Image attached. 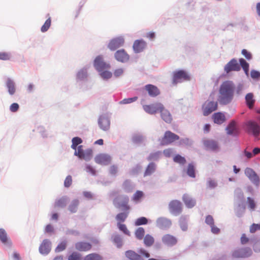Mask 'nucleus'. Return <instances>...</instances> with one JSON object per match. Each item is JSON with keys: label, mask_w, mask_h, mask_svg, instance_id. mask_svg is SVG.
I'll return each instance as SVG.
<instances>
[{"label": "nucleus", "mask_w": 260, "mask_h": 260, "mask_svg": "<svg viewBox=\"0 0 260 260\" xmlns=\"http://www.w3.org/2000/svg\"><path fill=\"white\" fill-rule=\"evenodd\" d=\"M235 86L231 81H225L220 85L218 100L220 104L230 103L234 97Z\"/></svg>", "instance_id": "f257e3e1"}, {"label": "nucleus", "mask_w": 260, "mask_h": 260, "mask_svg": "<svg viewBox=\"0 0 260 260\" xmlns=\"http://www.w3.org/2000/svg\"><path fill=\"white\" fill-rule=\"evenodd\" d=\"M129 199L127 196L117 197L113 200V204L119 209L125 211H129L130 206L128 205Z\"/></svg>", "instance_id": "f03ea898"}, {"label": "nucleus", "mask_w": 260, "mask_h": 260, "mask_svg": "<svg viewBox=\"0 0 260 260\" xmlns=\"http://www.w3.org/2000/svg\"><path fill=\"white\" fill-rule=\"evenodd\" d=\"M179 139V136L170 131H166L164 136L159 140L162 146L170 145Z\"/></svg>", "instance_id": "7ed1b4c3"}, {"label": "nucleus", "mask_w": 260, "mask_h": 260, "mask_svg": "<svg viewBox=\"0 0 260 260\" xmlns=\"http://www.w3.org/2000/svg\"><path fill=\"white\" fill-rule=\"evenodd\" d=\"M217 103L213 101H206L202 106L203 115L208 116L217 109Z\"/></svg>", "instance_id": "20e7f679"}, {"label": "nucleus", "mask_w": 260, "mask_h": 260, "mask_svg": "<svg viewBox=\"0 0 260 260\" xmlns=\"http://www.w3.org/2000/svg\"><path fill=\"white\" fill-rule=\"evenodd\" d=\"M190 76L187 73L183 70H179L174 73L173 83L176 84L182 80H189Z\"/></svg>", "instance_id": "39448f33"}, {"label": "nucleus", "mask_w": 260, "mask_h": 260, "mask_svg": "<svg viewBox=\"0 0 260 260\" xmlns=\"http://www.w3.org/2000/svg\"><path fill=\"white\" fill-rule=\"evenodd\" d=\"M203 143L207 150L212 151H218L219 150L218 142L213 139H204Z\"/></svg>", "instance_id": "423d86ee"}, {"label": "nucleus", "mask_w": 260, "mask_h": 260, "mask_svg": "<svg viewBox=\"0 0 260 260\" xmlns=\"http://www.w3.org/2000/svg\"><path fill=\"white\" fill-rule=\"evenodd\" d=\"M162 105L159 103H156L148 105H144L143 109L149 114H153L162 109Z\"/></svg>", "instance_id": "0eeeda50"}, {"label": "nucleus", "mask_w": 260, "mask_h": 260, "mask_svg": "<svg viewBox=\"0 0 260 260\" xmlns=\"http://www.w3.org/2000/svg\"><path fill=\"white\" fill-rule=\"evenodd\" d=\"M224 70L226 73H229L231 71H239L240 70V66L238 64L237 60L233 58L225 66Z\"/></svg>", "instance_id": "6e6552de"}, {"label": "nucleus", "mask_w": 260, "mask_h": 260, "mask_svg": "<svg viewBox=\"0 0 260 260\" xmlns=\"http://www.w3.org/2000/svg\"><path fill=\"white\" fill-rule=\"evenodd\" d=\"M245 174L254 184L256 185L259 184V177L252 169L247 168L245 170Z\"/></svg>", "instance_id": "1a4fd4ad"}, {"label": "nucleus", "mask_w": 260, "mask_h": 260, "mask_svg": "<svg viewBox=\"0 0 260 260\" xmlns=\"http://www.w3.org/2000/svg\"><path fill=\"white\" fill-rule=\"evenodd\" d=\"M169 208L172 213L174 214H179L182 210L181 203L179 201L173 200L170 202Z\"/></svg>", "instance_id": "9d476101"}, {"label": "nucleus", "mask_w": 260, "mask_h": 260, "mask_svg": "<svg viewBox=\"0 0 260 260\" xmlns=\"http://www.w3.org/2000/svg\"><path fill=\"white\" fill-rule=\"evenodd\" d=\"M124 39L121 37H118L112 39L108 45V48L112 51L115 50L118 48L122 46L124 44Z\"/></svg>", "instance_id": "9b49d317"}, {"label": "nucleus", "mask_w": 260, "mask_h": 260, "mask_svg": "<svg viewBox=\"0 0 260 260\" xmlns=\"http://www.w3.org/2000/svg\"><path fill=\"white\" fill-rule=\"evenodd\" d=\"M162 243L169 246L175 245L178 242L177 238L170 234H166L162 237Z\"/></svg>", "instance_id": "f8f14e48"}, {"label": "nucleus", "mask_w": 260, "mask_h": 260, "mask_svg": "<svg viewBox=\"0 0 260 260\" xmlns=\"http://www.w3.org/2000/svg\"><path fill=\"white\" fill-rule=\"evenodd\" d=\"M94 66L99 71H102L105 69L110 68V65L103 61L102 57L99 56L94 60Z\"/></svg>", "instance_id": "ddd939ff"}, {"label": "nucleus", "mask_w": 260, "mask_h": 260, "mask_svg": "<svg viewBox=\"0 0 260 260\" xmlns=\"http://www.w3.org/2000/svg\"><path fill=\"white\" fill-rule=\"evenodd\" d=\"M172 224L171 221L164 217H159L156 220V225L160 229L166 230L169 228Z\"/></svg>", "instance_id": "4468645a"}, {"label": "nucleus", "mask_w": 260, "mask_h": 260, "mask_svg": "<svg viewBox=\"0 0 260 260\" xmlns=\"http://www.w3.org/2000/svg\"><path fill=\"white\" fill-rule=\"evenodd\" d=\"M94 159L97 164L107 165L110 162L111 157L107 154H100L95 156Z\"/></svg>", "instance_id": "2eb2a0df"}, {"label": "nucleus", "mask_w": 260, "mask_h": 260, "mask_svg": "<svg viewBox=\"0 0 260 260\" xmlns=\"http://www.w3.org/2000/svg\"><path fill=\"white\" fill-rule=\"evenodd\" d=\"M51 250V242L48 239L44 240L39 247V251L43 254H47Z\"/></svg>", "instance_id": "dca6fc26"}, {"label": "nucleus", "mask_w": 260, "mask_h": 260, "mask_svg": "<svg viewBox=\"0 0 260 260\" xmlns=\"http://www.w3.org/2000/svg\"><path fill=\"white\" fill-rule=\"evenodd\" d=\"M115 57L117 60L122 62H124L129 59L128 55L123 49L117 51L115 53Z\"/></svg>", "instance_id": "f3484780"}, {"label": "nucleus", "mask_w": 260, "mask_h": 260, "mask_svg": "<svg viewBox=\"0 0 260 260\" xmlns=\"http://www.w3.org/2000/svg\"><path fill=\"white\" fill-rule=\"evenodd\" d=\"M99 124L101 129L107 131L110 128V122L107 116L102 115L99 118Z\"/></svg>", "instance_id": "a211bd4d"}, {"label": "nucleus", "mask_w": 260, "mask_h": 260, "mask_svg": "<svg viewBox=\"0 0 260 260\" xmlns=\"http://www.w3.org/2000/svg\"><path fill=\"white\" fill-rule=\"evenodd\" d=\"M182 200L185 206L188 208L193 207L196 204V200L187 193L183 194Z\"/></svg>", "instance_id": "6ab92c4d"}, {"label": "nucleus", "mask_w": 260, "mask_h": 260, "mask_svg": "<svg viewBox=\"0 0 260 260\" xmlns=\"http://www.w3.org/2000/svg\"><path fill=\"white\" fill-rule=\"evenodd\" d=\"M161 118L167 123H171L172 120V116L167 109H165L164 106H162V109L159 110Z\"/></svg>", "instance_id": "aec40b11"}, {"label": "nucleus", "mask_w": 260, "mask_h": 260, "mask_svg": "<svg viewBox=\"0 0 260 260\" xmlns=\"http://www.w3.org/2000/svg\"><path fill=\"white\" fill-rule=\"evenodd\" d=\"M249 129L251 131L252 134L255 137H257L259 134V126L255 122L249 121L247 124Z\"/></svg>", "instance_id": "412c9836"}, {"label": "nucleus", "mask_w": 260, "mask_h": 260, "mask_svg": "<svg viewBox=\"0 0 260 260\" xmlns=\"http://www.w3.org/2000/svg\"><path fill=\"white\" fill-rule=\"evenodd\" d=\"M145 89L148 91V94L151 96H156L160 93L158 88L151 84H148L146 85Z\"/></svg>", "instance_id": "4be33fe9"}, {"label": "nucleus", "mask_w": 260, "mask_h": 260, "mask_svg": "<svg viewBox=\"0 0 260 260\" xmlns=\"http://www.w3.org/2000/svg\"><path fill=\"white\" fill-rule=\"evenodd\" d=\"M212 119L214 122L218 124H221L225 121L224 115L221 112L214 113L212 115Z\"/></svg>", "instance_id": "5701e85b"}, {"label": "nucleus", "mask_w": 260, "mask_h": 260, "mask_svg": "<svg viewBox=\"0 0 260 260\" xmlns=\"http://www.w3.org/2000/svg\"><path fill=\"white\" fill-rule=\"evenodd\" d=\"M145 47L146 43L142 40H136L133 45L134 50L137 53L142 51Z\"/></svg>", "instance_id": "b1692460"}, {"label": "nucleus", "mask_w": 260, "mask_h": 260, "mask_svg": "<svg viewBox=\"0 0 260 260\" xmlns=\"http://www.w3.org/2000/svg\"><path fill=\"white\" fill-rule=\"evenodd\" d=\"M76 248L80 251H88L91 248V245L87 242H80L76 243Z\"/></svg>", "instance_id": "393cba45"}, {"label": "nucleus", "mask_w": 260, "mask_h": 260, "mask_svg": "<svg viewBox=\"0 0 260 260\" xmlns=\"http://www.w3.org/2000/svg\"><path fill=\"white\" fill-rule=\"evenodd\" d=\"M245 101L249 109H252L255 103L253 94L252 93H247L245 96Z\"/></svg>", "instance_id": "a878e982"}, {"label": "nucleus", "mask_w": 260, "mask_h": 260, "mask_svg": "<svg viewBox=\"0 0 260 260\" xmlns=\"http://www.w3.org/2000/svg\"><path fill=\"white\" fill-rule=\"evenodd\" d=\"M226 131L228 135L236 134L237 133V129L235 121H232L226 127Z\"/></svg>", "instance_id": "bb28decb"}, {"label": "nucleus", "mask_w": 260, "mask_h": 260, "mask_svg": "<svg viewBox=\"0 0 260 260\" xmlns=\"http://www.w3.org/2000/svg\"><path fill=\"white\" fill-rule=\"evenodd\" d=\"M0 240L4 244H11L6 231L3 229H0Z\"/></svg>", "instance_id": "cd10ccee"}, {"label": "nucleus", "mask_w": 260, "mask_h": 260, "mask_svg": "<svg viewBox=\"0 0 260 260\" xmlns=\"http://www.w3.org/2000/svg\"><path fill=\"white\" fill-rule=\"evenodd\" d=\"M126 257L129 260H138L140 255L132 250H128L125 252Z\"/></svg>", "instance_id": "c85d7f7f"}, {"label": "nucleus", "mask_w": 260, "mask_h": 260, "mask_svg": "<svg viewBox=\"0 0 260 260\" xmlns=\"http://www.w3.org/2000/svg\"><path fill=\"white\" fill-rule=\"evenodd\" d=\"M154 243L153 237L149 234H147L144 238V243L147 247L151 246Z\"/></svg>", "instance_id": "c756f323"}, {"label": "nucleus", "mask_w": 260, "mask_h": 260, "mask_svg": "<svg viewBox=\"0 0 260 260\" xmlns=\"http://www.w3.org/2000/svg\"><path fill=\"white\" fill-rule=\"evenodd\" d=\"M7 86L8 89L9 93L11 95L14 94L15 92V87L13 81L10 79H8L7 82Z\"/></svg>", "instance_id": "7c9ffc66"}, {"label": "nucleus", "mask_w": 260, "mask_h": 260, "mask_svg": "<svg viewBox=\"0 0 260 260\" xmlns=\"http://www.w3.org/2000/svg\"><path fill=\"white\" fill-rule=\"evenodd\" d=\"M239 62L240 63V66L244 70L245 73L248 75L249 73V64L246 61V60L243 58H240L239 59Z\"/></svg>", "instance_id": "2f4dec72"}, {"label": "nucleus", "mask_w": 260, "mask_h": 260, "mask_svg": "<svg viewBox=\"0 0 260 260\" xmlns=\"http://www.w3.org/2000/svg\"><path fill=\"white\" fill-rule=\"evenodd\" d=\"M129 211H125V212L120 213L116 216V220L118 221V223L123 222L127 218Z\"/></svg>", "instance_id": "473e14b6"}, {"label": "nucleus", "mask_w": 260, "mask_h": 260, "mask_svg": "<svg viewBox=\"0 0 260 260\" xmlns=\"http://www.w3.org/2000/svg\"><path fill=\"white\" fill-rule=\"evenodd\" d=\"M67 203V200L66 198H62L57 200L55 203V207L63 208L65 207Z\"/></svg>", "instance_id": "72a5a7b5"}, {"label": "nucleus", "mask_w": 260, "mask_h": 260, "mask_svg": "<svg viewBox=\"0 0 260 260\" xmlns=\"http://www.w3.org/2000/svg\"><path fill=\"white\" fill-rule=\"evenodd\" d=\"M155 167L153 163H150L148 165L144 173V176L151 175L155 171Z\"/></svg>", "instance_id": "f704fd0d"}, {"label": "nucleus", "mask_w": 260, "mask_h": 260, "mask_svg": "<svg viewBox=\"0 0 260 260\" xmlns=\"http://www.w3.org/2000/svg\"><path fill=\"white\" fill-rule=\"evenodd\" d=\"M145 234V230L143 228H139L135 232V236L139 240H142Z\"/></svg>", "instance_id": "c9c22d12"}, {"label": "nucleus", "mask_w": 260, "mask_h": 260, "mask_svg": "<svg viewBox=\"0 0 260 260\" xmlns=\"http://www.w3.org/2000/svg\"><path fill=\"white\" fill-rule=\"evenodd\" d=\"M79 201L77 200L73 201L69 206V210L71 213H75L77 211Z\"/></svg>", "instance_id": "e433bc0d"}, {"label": "nucleus", "mask_w": 260, "mask_h": 260, "mask_svg": "<svg viewBox=\"0 0 260 260\" xmlns=\"http://www.w3.org/2000/svg\"><path fill=\"white\" fill-rule=\"evenodd\" d=\"M72 144L71 146V147L72 149L76 150L77 149V146L82 143V139L79 137H74L73 138L72 140Z\"/></svg>", "instance_id": "4c0bfd02"}, {"label": "nucleus", "mask_w": 260, "mask_h": 260, "mask_svg": "<svg viewBox=\"0 0 260 260\" xmlns=\"http://www.w3.org/2000/svg\"><path fill=\"white\" fill-rule=\"evenodd\" d=\"M92 151L91 149H88L84 151L83 154L80 157V159H83L85 160H89L92 157Z\"/></svg>", "instance_id": "58836bf2"}, {"label": "nucleus", "mask_w": 260, "mask_h": 260, "mask_svg": "<svg viewBox=\"0 0 260 260\" xmlns=\"http://www.w3.org/2000/svg\"><path fill=\"white\" fill-rule=\"evenodd\" d=\"M173 160L174 162L181 165H184L186 163L185 158L179 154L175 155L173 158Z\"/></svg>", "instance_id": "ea45409f"}, {"label": "nucleus", "mask_w": 260, "mask_h": 260, "mask_svg": "<svg viewBox=\"0 0 260 260\" xmlns=\"http://www.w3.org/2000/svg\"><path fill=\"white\" fill-rule=\"evenodd\" d=\"M51 18L49 17L45 22L44 24L41 27V30L42 32H46L48 30L51 25Z\"/></svg>", "instance_id": "a19ab883"}, {"label": "nucleus", "mask_w": 260, "mask_h": 260, "mask_svg": "<svg viewBox=\"0 0 260 260\" xmlns=\"http://www.w3.org/2000/svg\"><path fill=\"white\" fill-rule=\"evenodd\" d=\"M67 242L64 241L61 242L56 247L55 249V252H60L63 250H64L67 247Z\"/></svg>", "instance_id": "79ce46f5"}, {"label": "nucleus", "mask_w": 260, "mask_h": 260, "mask_svg": "<svg viewBox=\"0 0 260 260\" xmlns=\"http://www.w3.org/2000/svg\"><path fill=\"white\" fill-rule=\"evenodd\" d=\"M113 242L117 245L118 247H121L122 245V241L121 237L118 235H116L113 237Z\"/></svg>", "instance_id": "37998d69"}, {"label": "nucleus", "mask_w": 260, "mask_h": 260, "mask_svg": "<svg viewBox=\"0 0 260 260\" xmlns=\"http://www.w3.org/2000/svg\"><path fill=\"white\" fill-rule=\"evenodd\" d=\"M102 257L96 253H91L87 255L85 260H101Z\"/></svg>", "instance_id": "c03bdc74"}, {"label": "nucleus", "mask_w": 260, "mask_h": 260, "mask_svg": "<svg viewBox=\"0 0 260 260\" xmlns=\"http://www.w3.org/2000/svg\"><path fill=\"white\" fill-rule=\"evenodd\" d=\"M148 223L147 219L145 217H141L138 218L135 222L136 225L138 226L140 225L146 224Z\"/></svg>", "instance_id": "a18cd8bd"}, {"label": "nucleus", "mask_w": 260, "mask_h": 260, "mask_svg": "<svg viewBox=\"0 0 260 260\" xmlns=\"http://www.w3.org/2000/svg\"><path fill=\"white\" fill-rule=\"evenodd\" d=\"M117 226L119 229L123 232L124 234L127 235L128 236H130V232L127 229L126 226L124 224H122L121 223H118Z\"/></svg>", "instance_id": "49530a36"}, {"label": "nucleus", "mask_w": 260, "mask_h": 260, "mask_svg": "<svg viewBox=\"0 0 260 260\" xmlns=\"http://www.w3.org/2000/svg\"><path fill=\"white\" fill-rule=\"evenodd\" d=\"M81 254L77 252H73L69 257L68 260H80Z\"/></svg>", "instance_id": "de8ad7c7"}, {"label": "nucleus", "mask_w": 260, "mask_h": 260, "mask_svg": "<svg viewBox=\"0 0 260 260\" xmlns=\"http://www.w3.org/2000/svg\"><path fill=\"white\" fill-rule=\"evenodd\" d=\"M187 173L190 177L192 178L195 177L194 168L192 165L189 164L188 165Z\"/></svg>", "instance_id": "09e8293b"}, {"label": "nucleus", "mask_w": 260, "mask_h": 260, "mask_svg": "<svg viewBox=\"0 0 260 260\" xmlns=\"http://www.w3.org/2000/svg\"><path fill=\"white\" fill-rule=\"evenodd\" d=\"M11 58V55L9 53L2 52H0V60H7Z\"/></svg>", "instance_id": "8fccbe9b"}, {"label": "nucleus", "mask_w": 260, "mask_h": 260, "mask_svg": "<svg viewBox=\"0 0 260 260\" xmlns=\"http://www.w3.org/2000/svg\"><path fill=\"white\" fill-rule=\"evenodd\" d=\"M84 151L83 149V146L82 145H80L77 148V150H76L74 153V154L76 156H78L80 158L81 156L83 154Z\"/></svg>", "instance_id": "3c124183"}, {"label": "nucleus", "mask_w": 260, "mask_h": 260, "mask_svg": "<svg viewBox=\"0 0 260 260\" xmlns=\"http://www.w3.org/2000/svg\"><path fill=\"white\" fill-rule=\"evenodd\" d=\"M161 154V152L157 151L154 153H152L150 154V155L148 157V160H155L158 158L160 154Z\"/></svg>", "instance_id": "603ef678"}, {"label": "nucleus", "mask_w": 260, "mask_h": 260, "mask_svg": "<svg viewBox=\"0 0 260 260\" xmlns=\"http://www.w3.org/2000/svg\"><path fill=\"white\" fill-rule=\"evenodd\" d=\"M138 99L137 96H135L131 98L124 99L122 101H121L120 103L123 104H126L133 103L136 101Z\"/></svg>", "instance_id": "864d4df0"}, {"label": "nucleus", "mask_w": 260, "mask_h": 260, "mask_svg": "<svg viewBox=\"0 0 260 260\" xmlns=\"http://www.w3.org/2000/svg\"><path fill=\"white\" fill-rule=\"evenodd\" d=\"M143 196V193L141 191H137L134 194L133 200L134 201H137L139 200Z\"/></svg>", "instance_id": "5fc2aeb1"}, {"label": "nucleus", "mask_w": 260, "mask_h": 260, "mask_svg": "<svg viewBox=\"0 0 260 260\" xmlns=\"http://www.w3.org/2000/svg\"><path fill=\"white\" fill-rule=\"evenodd\" d=\"M72 183V178L70 175L68 176L64 180V185L66 187H70Z\"/></svg>", "instance_id": "6e6d98bb"}, {"label": "nucleus", "mask_w": 260, "mask_h": 260, "mask_svg": "<svg viewBox=\"0 0 260 260\" xmlns=\"http://www.w3.org/2000/svg\"><path fill=\"white\" fill-rule=\"evenodd\" d=\"M257 230H260V224L253 223L250 227L251 233H254Z\"/></svg>", "instance_id": "4d7b16f0"}, {"label": "nucleus", "mask_w": 260, "mask_h": 260, "mask_svg": "<svg viewBox=\"0 0 260 260\" xmlns=\"http://www.w3.org/2000/svg\"><path fill=\"white\" fill-rule=\"evenodd\" d=\"M206 223L210 226L214 224V219L211 215L207 216L205 220Z\"/></svg>", "instance_id": "13d9d810"}, {"label": "nucleus", "mask_w": 260, "mask_h": 260, "mask_svg": "<svg viewBox=\"0 0 260 260\" xmlns=\"http://www.w3.org/2000/svg\"><path fill=\"white\" fill-rule=\"evenodd\" d=\"M101 76L103 79H109L112 76V73L108 71H104L101 73Z\"/></svg>", "instance_id": "bf43d9fd"}, {"label": "nucleus", "mask_w": 260, "mask_h": 260, "mask_svg": "<svg viewBox=\"0 0 260 260\" xmlns=\"http://www.w3.org/2000/svg\"><path fill=\"white\" fill-rule=\"evenodd\" d=\"M163 153L167 157H170L173 153V150L171 148L166 149L164 150Z\"/></svg>", "instance_id": "052dcab7"}, {"label": "nucleus", "mask_w": 260, "mask_h": 260, "mask_svg": "<svg viewBox=\"0 0 260 260\" xmlns=\"http://www.w3.org/2000/svg\"><path fill=\"white\" fill-rule=\"evenodd\" d=\"M140 256H142L144 258H148L150 257L149 253L144 249H140L139 251Z\"/></svg>", "instance_id": "680f3d73"}, {"label": "nucleus", "mask_w": 260, "mask_h": 260, "mask_svg": "<svg viewBox=\"0 0 260 260\" xmlns=\"http://www.w3.org/2000/svg\"><path fill=\"white\" fill-rule=\"evenodd\" d=\"M251 77L253 79H258L260 77V73L255 70H252L251 71Z\"/></svg>", "instance_id": "e2e57ef3"}, {"label": "nucleus", "mask_w": 260, "mask_h": 260, "mask_svg": "<svg viewBox=\"0 0 260 260\" xmlns=\"http://www.w3.org/2000/svg\"><path fill=\"white\" fill-rule=\"evenodd\" d=\"M247 201L249 205V207L251 209L254 210L255 207V204L254 201L249 197L247 198Z\"/></svg>", "instance_id": "0e129e2a"}, {"label": "nucleus", "mask_w": 260, "mask_h": 260, "mask_svg": "<svg viewBox=\"0 0 260 260\" xmlns=\"http://www.w3.org/2000/svg\"><path fill=\"white\" fill-rule=\"evenodd\" d=\"M242 54L246 57L248 60H250L252 58L251 53L247 51L246 49H243L242 51Z\"/></svg>", "instance_id": "69168bd1"}, {"label": "nucleus", "mask_w": 260, "mask_h": 260, "mask_svg": "<svg viewBox=\"0 0 260 260\" xmlns=\"http://www.w3.org/2000/svg\"><path fill=\"white\" fill-rule=\"evenodd\" d=\"M19 105L17 103H13L10 107V110L12 112H16L19 109Z\"/></svg>", "instance_id": "338daca9"}, {"label": "nucleus", "mask_w": 260, "mask_h": 260, "mask_svg": "<svg viewBox=\"0 0 260 260\" xmlns=\"http://www.w3.org/2000/svg\"><path fill=\"white\" fill-rule=\"evenodd\" d=\"M249 241V239L245 234H242L241 237V242L242 244H245Z\"/></svg>", "instance_id": "774afa93"}]
</instances>
